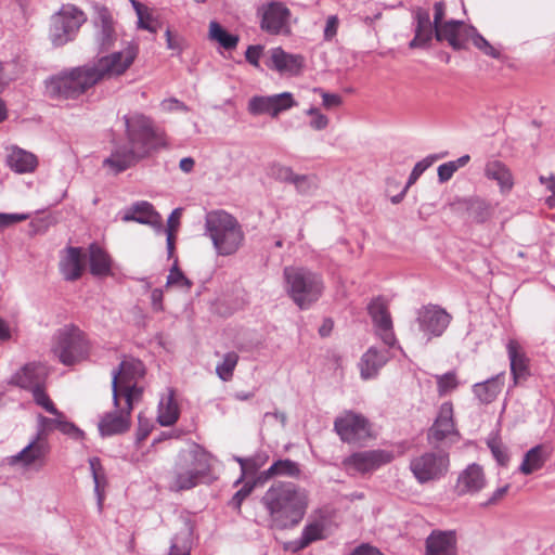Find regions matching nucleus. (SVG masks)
Masks as SVG:
<instances>
[{
    "label": "nucleus",
    "mask_w": 555,
    "mask_h": 555,
    "mask_svg": "<svg viewBox=\"0 0 555 555\" xmlns=\"http://www.w3.org/2000/svg\"><path fill=\"white\" fill-rule=\"evenodd\" d=\"M138 48L126 49L105 55L92 65L63 70L44 81L46 94L52 100H75L106 77L122 75L133 63Z\"/></svg>",
    "instance_id": "f257e3e1"
},
{
    "label": "nucleus",
    "mask_w": 555,
    "mask_h": 555,
    "mask_svg": "<svg viewBox=\"0 0 555 555\" xmlns=\"http://www.w3.org/2000/svg\"><path fill=\"white\" fill-rule=\"evenodd\" d=\"M128 144H115L103 166L120 173L165 144L150 117L134 113L124 116Z\"/></svg>",
    "instance_id": "f03ea898"
},
{
    "label": "nucleus",
    "mask_w": 555,
    "mask_h": 555,
    "mask_svg": "<svg viewBox=\"0 0 555 555\" xmlns=\"http://www.w3.org/2000/svg\"><path fill=\"white\" fill-rule=\"evenodd\" d=\"M271 528L285 530L300 524L309 505L308 491L291 481L273 482L260 499Z\"/></svg>",
    "instance_id": "7ed1b4c3"
},
{
    "label": "nucleus",
    "mask_w": 555,
    "mask_h": 555,
    "mask_svg": "<svg viewBox=\"0 0 555 555\" xmlns=\"http://www.w3.org/2000/svg\"><path fill=\"white\" fill-rule=\"evenodd\" d=\"M205 234L211 240L216 253L220 256L235 254L245 238L244 231L237 219L224 210L207 214Z\"/></svg>",
    "instance_id": "20e7f679"
},
{
    "label": "nucleus",
    "mask_w": 555,
    "mask_h": 555,
    "mask_svg": "<svg viewBox=\"0 0 555 555\" xmlns=\"http://www.w3.org/2000/svg\"><path fill=\"white\" fill-rule=\"evenodd\" d=\"M284 280L288 295L300 309H308L322 295L321 276L308 269L286 267Z\"/></svg>",
    "instance_id": "39448f33"
},
{
    "label": "nucleus",
    "mask_w": 555,
    "mask_h": 555,
    "mask_svg": "<svg viewBox=\"0 0 555 555\" xmlns=\"http://www.w3.org/2000/svg\"><path fill=\"white\" fill-rule=\"evenodd\" d=\"M207 472L204 455L196 449L179 452L170 473L169 489L172 491L190 490L196 487Z\"/></svg>",
    "instance_id": "423d86ee"
},
{
    "label": "nucleus",
    "mask_w": 555,
    "mask_h": 555,
    "mask_svg": "<svg viewBox=\"0 0 555 555\" xmlns=\"http://www.w3.org/2000/svg\"><path fill=\"white\" fill-rule=\"evenodd\" d=\"M52 351L61 363L73 365L88 358L90 343L79 327L65 325L56 332Z\"/></svg>",
    "instance_id": "0eeeda50"
},
{
    "label": "nucleus",
    "mask_w": 555,
    "mask_h": 555,
    "mask_svg": "<svg viewBox=\"0 0 555 555\" xmlns=\"http://www.w3.org/2000/svg\"><path fill=\"white\" fill-rule=\"evenodd\" d=\"M409 468L420 485L439 481L449 473V452L443 449L422 452L410 460Z\"/></svg>",
    "instance_id": "6e6552de"
},
{
    "label": "nucleus",
    "mask_w": 555,
    "mask_h": 555,
    "mask_svg": "<svg viewBox=\"0 0 555 555\" xmlns=\"http://www.w3.org/2000/svg\"><path fill=\"white\" fill-rule=\"evenodd\" d=\"M86 20L85 13L75 5H62L50 20L49 39L51 43L54 47H62L74 40Z\"/></svg>",
    "instance_id": "1a4fd4ad"
},
{
    "label": "nucleus",
    "mask_w": 555,
    "mask_h": 555,
    "mask_svg": "<svg viewBox=\"0 0 555 555\" xmlns=\"http://www.w3.org/2000/svg\"><path fill=\"white\" fill-rule=\"evenodd\" d=\"M452 320L443 308L438 305H426L416 312L415 324L418 331L424 334L429 341L434 337H440L448 328Z\"/></svg>",
    "instance_id": "9d476101"
},
{
    "label": "nucleus",
    "mask_w": 555,
    "mask_h": 555,
    "mask_svg": "<svg viewBox=\"0 0 555 555\" xmlns=\"http://www.w3.org/2000/svg\"><path fill=\"white\" fill-rule=\"evenodd\" d=\"M334 429L344 442L354 443L371 437V424L362 414L345 411L336 417Z\"/></svg>",
    "instance_id": "9b49d317"
},
{
    "label": "nucleus",
    "mask_w": 555,
    "mask_h": 555,
    "mask_svg": "<svg viewBox=\"0 0 555 555\" xmlns=\"http://www.w3.org/2000/svg\"><path fill=\"white\" fill-rule=\"evenodd\" d=\"M145 371L143 363L138 359H125L120 362L118 369L112 372V390L114 406L118 408V398L120 389L129 391L132 384L138 383L143 377Z\"/></svg>",
    "instance_id": "f8f14e48"
},
{
    "label": "nucleus",
    "mask_w": 555,
    "mask_h": 555,
    "mask_svg": "<svg viewBox=\"0 0 555 555\" xmlns=\"http://www.w3.org/2000/svg\"><path fill=\"white\" fill-rule=\"evenodd\" d=\"M51 447L49 440L34 436L29 443L18 453L8 457L10 465H22L23 467H41L50 453Z\"/></svg>",
    "instance_id": "ddd939ff"
},
{
    "label": "nucleus",
    "mask_w": 555,
    "mask_h": 555,
    "mask_svg": "<svg viewBox=\"0 0 555 555\" xmlns=\"http://www.w3.org/2000/svg\"><path fill=\"white\" fill-rule=\"evenodd\" d=\"M257 14L260 17V28L270 35H278L287 27L291 11L281 2H269L261 5Z\"/></svg>",
    "instance_id": "4468645a"
},
{
    "label": "nucleus",
    "mask_w": 555,
    "mask_h": 555,
    "mask_svg": "<svg viewBox=\"0 0 555 555\" xmlns=\"http://www.w3.org/2000/svg\"><path fill=\"white\" fill-rule=\"evenodd\" d=\"M367 309L377 335L382 338L385 345L388 347H393L397 343V339L393 333L392 320L386 301L378 297L372 300Z\"/></svg>",
    "instance_id": "2eb2a0df"
},
{
    "label": "nucleus",
    "mask_w": 555,
    "mask_h": 555,
    "mask_svg": "<svg viewBox=\"0 0 555 555\" xmlns=\"http://www.w3.org/2000/svg\"><path fill=\"white\" fill-rule=\"evenodd\" d=\"M391 460L392 455L390 452L369 450L351 454L344 461V464L348 469L364 474L377 469L382 465L391 462Z\"/></svg>",
    "instance_id": "dca6fc26"
},
{
    "label": "nucleus",
    "mask_w": 555,
    "mask_h": 555,
    "mask_svg": "<svg viewBox=\"0 0 555 555\" xmlns=\"http://www.w3.org/2000/svg\"><path fill=\"white\" fill-rule=\"evenodd\" d=\"M47 375V367L42 363L29 362L11 375L9 384L30 391L43 385Z\"/></svg>",
    "instance_id": "f3484780"
},
{
    "label": "nucleus",
    "mask_w": 555,
    "mask_h": 555,
    "mask_svg": "<svg viewBox=\"0 0 555 555\" xmlns=\"http://www.w3.org/2000/svg\"><path fill=\"white\" fill-rule=\"evenodd\" d=\"M414 38L410 41L411 49L427 48L436 37V25L430 21L429 12L423 8L413 11Z\"/></svg>",
    "instance_id": "a211bd4d"
},
{
    "label": "nucleus",
    "mask_w": 555,
    "mask_h": 555,
    "mask_svg": "<svg viewBox=\"0 0 555 555\" xmlns=\"http://www.w3.org/2000/svg\"><path fill=\"white\" fill-rule=\"evenodd\" d=\"M506 351L509 360L513 386L515 387L530 376L529 358L516 339H509L507 341Z\"/></svg>",
    "instance_id": "6ab92c4d"
},
{
    "label": "nucleus",
    "mask_w": 555,
    "mask_h": 555,
    "mask_svg": "<svg viewBox=\"0 0 555 555\" xmlns=\"http://www.w3.org/2000/svg\"><path fill=\"white\" fill-rule=\"evenodd\" d=\"M452 435H457L453 421V405L451 402H444L439 409L438 416L428 430L429 442H440Z\"/></svg>",
    "instance_id": "aec40b11"
},
{
    "label": "nucleus",
    "mask_w": 555,
    "mask_h": 555,
    "mask_svg": "<svg viewBox=\"0 0 555 555\" xmlns=\"http://www.w3.org/2000/svg\"><path fill=\"white\" fill-rule=\"evenodd\" d=\"M115 409L114 412L105 413L99 422V431L102 437L124 434L130 427L131 411L119 404Z\"/></svg>",
    "instance_id": "412c9836"
},
{
    "label": "nucleus",
    "mask_w": 555,
    "mask_h": 555,
    "mask_svg": "<svg viewBox=\"0 0 555 555\" xmlns=\"http://www.w3.org/2000/svg\"><path fill=\"white\" fill-rule=\"evenodd\" d=\"M468 28L469 26H466L462 21H446L436 27V40H446L454 50H462L467 41Z\"/></svg>",
    "instance_id": "4be33fe9"
},
{
    "label": "nucleus",
    "mask_w": 555,
    "mask_h": 555,
    "mask_svg": "<svg viewBox=\"0 0 555 555\" xmlns=\"http://www.w3.org/2000/svg\"><path fill=\"white\" fill-rule=\"evenodd\" d=\"M86 257L79 247H67L62 251L60 271L66 281L78 280L85 269Z\"/></svg>",
    "instance_id": "5701e85b"
},
{
    "label": "nucleus",
    "mask_w": 555,
    "mask_h": 555,
    "mask_svg": "<svg viewBox=\"0 0 555 555\" xmlns=\"http://www.w3.org/2000/svg\"><path fill=\"white\" fill-rule=\"evenodd\" d=\"M122 220L149 224L155 228H162L163 224L162 216L146 201L134 203L124 215Z\"/></svg>",
    "instance_id": "b1692460"
},
{
    "label": "nucleus",
    "mask_w": 555,
    "mask_h": 555,
    "mask_svg": "<svg viewBox=\"0 0 555 555\" xmlns=\"http://www.w3.org/2000/svg\"><path fill=\"white\" fill-rule=\"evenodd\" d=\"M455 544L453 531H434L426 540V555H455Z\"/></svg>",
    "instance_id": "393cba45"
},
{
    "label": "nucleus",
    "mask_w": 555,
    "mask_h": 555,
    "mask_svg": "<svg viewBox=\"0 0 555 555\" xmlns=\"http://www.w3.org/2000/svg\"><path fill=\"white\" fill-rule=\"evenodd\" d=\"M390 354L388 350H378L371 347L359 362L360 374L363 379H370L377 375L378 371L387 363Z\"/></svg>",
    "instance_id": "a878e982"
},
{
    "label": "nucleus",
    "mask_w": 555,
    "mask_h": 555,
    "mask_svg": "<svg viewBox=\"0 0 555 555\" xmlns=\"http://www.w3.org/2000/svg\"><path fill=\"white\" fill-rule=\"evenodd\" d=\"M270 61L271 64L269 66L271 68L288 75H297L304 65V57L301 55L289 54L282 48L272 49Z\"/></svg>",
    "instance_id": "bb28decb"
},
{
    "label": "nucleus",
    "mask_w": 555,
    "mask_h": 555,
    "mask_svg": "<svg viewBox=\"0 0 555 555\" xmlns=\"http://www.w3.org/2000/svg\"><path fill=\"white\" fill-rule=\"evenodd\" d=\"M485 483L486 479L481 466L472 464L460 474L456 490L459 494L476 493L485 487Z\"/></svg>",
    "instance_id": "cd10ccee"
},
{
    "label": "nucleus",
    "mask_w": 555,
    "mask_h": 555,
    "mask_svg": "<svg viewBox=\"0 0 555 555\" xmlns=\"http://www.w3.org/2000/svg\"><path fill=\"white\" fill-rule=\"evenodd\" d=\"M117 41V33L112 16L107 12L100 14V23L96 24L95 43L99 52L112 49Z\"/></svg>",
    "instance_id": "c85d7f7f"
},
{
    "label": "nucleus",
    "mask_w": 555,
    "mask_h": 555,
    "mask_svg": "<svg viewBox=\"0 0 555 555\" xmlns=\"http://www.w3.org/2000/svg\"><path fill=\"white\" fill-rule=\"evenodd\" d=\"M485 176L498 183L502 194H506L513 189V175L508 167L500 160L492 159L487 162Z\"/></svg>",
    "instance_id": "c756f323"
},
{
    "label": "nucleus",
    "mask_w": 555,
    "mask_h": 555,
    "mask_svg": "<svg viewBox=\"0 0 555 555\" xmlns=\"http://www.w3.org/2000/svg\"><path fill=\"white\" fill-rule=\"evenodd\" d=\"M504 376L505 373L502 372L485 382L476 383L473 386L474 395L483 404L493 402L498 395L502 391L504 386Z\"/></svg>",
    "instance_id": "7c9ffc66"
},
{
    "label": "nucleus",
    "mask_w": 555,
    "mask_h": 555,
    "mask_svg": "<svg viewBox=\"0 0 555 555\" xmlns=\"http://www.w3.org/2000/svg\"><path fill=\"white\" fill-rule=\"evenodd\" d=\"M300 468L297 462L289 459L275 461L268 469L258 474V481L266 483L268 480L275 477H298Z\"/></svg>",
    "instance_id": "2f4dec72"
},
{
    "label": "nucleus",
    "mask_w": 555,
    "mask_h": 555,
    "mask_svg": "<svg viewBox=\"0 0 555 555\" xmlns=\"http://www.w3.org/2000/svg\"><path fill=\"white\" fill-rule=\"evenodd\" d=\"M551 456V449L545 444H538L525 453L519 470L524 475H530L542 468L544 463Z\"/></svg>",
    "instance_id": "473e14b6"
},
{
    "label": "nucleus",
    "mask_w": 555,
    "mask_h": 555,
    "mask_svg": "<svg viewBox=\"0 0 555 555\" xmlns=\"http://www.w3.org/2000/svg\"><path fill=\"white\" fill-rule=\"evenodd\" d=\"M9 167L17 173L33 172L37 165L38 159L36 155L20 147H13L8 156Z\"/></svg>",
    "instance_id": "72a5a7b5"
},
{
    "label": "nucleus",
    "mask_w": 555,
    "mask_h": 555,
    "mask_svg": "<svg viewBox=\"0 0 555 555\" xmlns=\"http://www.w3.org/2000/svg\"><path fill=\"white\" fill-rule=\"evenodd\" d=\"M179 415L180 410L175 400V391L169 389L168 393L159 401L157 420L162 426H172L178 421Z\"/></svg>",
    "instance_id": "f704fd0d"
},
{
    "label": "nucleus",
    "mask_w": 555,
    "mask_h": 555,
    "mask_svg": "<svg viewBox=\"0 0 555 555\" xmlns=\"http://www.w3.org/2000/svg\"><path fill=\"white\" fill-rule=\"evenodd\" d=\"M324 525L321 521H313L307 524L299 539L291 542L292 550L294 552L306 548L312 542L324 539Z\"/></svg>",
    "instance_id": "c9c22d12"
},
{
    "label": "nucleus",
    "mask_w": 555,
    "mask_h": 555,
    "mask_svg": "<svg viewBox=\"0 0 555 555\" xmlns=\"http://www.w3.org/2000/svg\"><path fill=\"white\" fill-rule=\"evenodd\" d=\"M90 251V272L93 275H107L111 272V259L108 255L98 245L92 244Z\"/></svg>",
    "instance_id": "e433bc0d"
},
{
    "label": "nucleus",
    "mask_w": 555,
    "mask_h": 555,
    "mask_svg": "<svg viewBox=\"0 0 555 555\" xmlns=\"http://www.w3.org/2000/svg\"><path fill=\"white\" fill-rule=\"evenodd\" d=\"M209 38L225 50H233L238 43V36L228 33L218 22L209 24Z\"/></svg>",
    "instance_id": "4c0bfd02"
},
{
    "label": "nucleus",
    "mask_w": 555,
    "mask_h": 555,
    "mask_svg": "<svg viewBox=\"0 0 555 555\" xmlns=\"http://www.w3.org/2000/svg\"><path fill=\"white\" fill-rule=\"evenodd\" d=\"M89 466H90V470H91L93 482H94V492L98 498V505H99V508L101 509L102 504H103V499H104L103 493H102V488H104V486L106 483L105 472H104V468H103L99 457L89 459Z\"/></svg>",
    "instance_id": "58836bf2"
},
{
    "label": "nucleus",
    "mask_w": 555,
    "mask_h": 555,
    "mask_svg": "<svg viewBox=\"0 0 555 555\" xmlns=\"http://www.w3.org/2000/svg\"><path fill=\"white\" fill-rule=\"evenodd\" d=\"M191 539L190 528L186 526L183 530L176 533L171 539V544L168 555H190Z\"/></svg>",
    "instance_id": "ea45409f"
},
{
    "label": "nucleus",
    "mask_w": 555,
    "mask_h": 555,
    "mask_svg": "<svg viewBox=\"0 0 555 555\" xmlns=\"http://www.w3.org/2000/svg\"><path fill=\"white\" fill-rule=\"evenodd\" d=\"M468 36L467 40H472L473 44L483 52L486 55L491 56L493 59H500L501 53L498 49L490 44V42L483 38L475 27L469 26L467 29Z\"/></svg>",
    "instance_id": "a19ab883"
},
{
    "label": "nucleus",
    "mask_w": 555,
    "mask_h": 555,
    "mask_svg": "<svg viewBox=\"0 0 555 555\" xmlns=\"http://www.w3.org/2000/svg\"><path fill=\"white\" fill-rule=\"evenodd\" d=\"M248 111L251 115L268 114L273 117L271 95H255L248 101Z\"/></svg>",
    "instance_id": "79ce46f5"
},
{
    "label": "nucleus",
    "mask_w": 555,
    "mask_h": 555,
    "mask_svg": "<svg viewBox=\"0 0 555 555\" xmlns=\"http://www.w3.org/2000/svg\"><path fill=\"white\" fill-rule=\"evenodd\" d=\"M238 362V356L236 352H227L223 356V360L216 366V373L220 379L228 382L232 378L234 369Z\"/></svg>",
    "instance_id": "37998d69"
},
{
    "label": "nucleus",
    "mask_w": 555,
    "mask_h": 555,
    "mask_svg": "<svg viewBox=\"0 0 555 555\" xmlns=\"http://www.w3.org/2000/svg\"><path fill=\"white\" fill-rule=\"evenodd\" d=\"M261 485L258 481V475L253 480H247L243 487L237 490L229 502V506L233 509L241 512V506L246 498L250 495L254 489Z\"/></svg>",
    "instance_id": "c03bdc74"
},
{
    "label": "nucleus",
    "mask_w": 555,
    "mask_h": 555,
    "mask_svg": "<svg viewBox=\"0 0 555 555\" xmlns=\"http://www.w3.org/2000/svg\"><path fill=\"white\" fill-rule=\"evenodd\" d=\"M487 446L490 449L492 456L499 465L506 466L509 461L507 448L502 443L496 435H492L487 439Z\"/></svg>",
    "instance_id": "a18cd8bd"
},
{
    "label": "nucleus",
    "mask_w": 555,
    "mask_h": 555,
    "mask_svg": "<svg viewBox=\"0 0 555 555\" xmlns=\"http://www.w3.org/2000/svg\"><path fill=\"white\" fill-rule=\"evenodd\" d=\"M271 98L273 104V118L297 105V102L291 92L273 94Z\"/></svg>",
    "instance_id": "49530a36"
},
{
    "label": "nucleus",
    "mask_w": 555,
    "mask_h": 555,
    "mask_svg": "<svg viewBox=\"0 0 555 555\" xmlns=\"http://www.w3.org/2000/svg\"><path fill=\"white\" fill-rule=\"evenodd\" d=\"M33 393V399L35 403L42 409H44L47 412L55 415V416H62V412H60L54 403L49 398L48 393L44 391L43 385L36 387L35 389L30 390Z\"/></svg>",
    "instance_id": "de8ad7c7"
},
{
    "label": "nucleus",
    "mask_w": 555,
    "mask_h": 555,
    "mask_svg": "<svg viewBox=\"0 0 555 555\" xmlns=\"http://www.w3.org/2000/svg\"><path fill=\"white\" fill-rule=\"evenodd\" d=\"M437 388L439 396H446L452 390L456 389L459 382L454 372H448L442 375H436Z\"/></svg>",
    "instance_id": "09e8293b"
},
{
    "label": "nucleus",
    "mask_w": 555,
    "mask_h": 555,
    "mask_svg": "<svg viewBox=\"0 0 555 555\" xmlns=\"http://www.w3.org/2000/svg\"><path fill=\"white\" fill-rule=\"evenodd\" d=\"M443 156H444V154L437 155V156H428V157L417 162L410 173V177H409L406 185H405V190H408L412 184H414L417 181V179L423 175V172L427 168H429L436 159L443 157Z\"/></svg>",
    "instance_id": "8fccbe9b"
},
{
    "label": "nucleus",
    "mask_w": 555,
    "mask_h": 555,
    "mask_svg": "<svg viewBox=\"0 0 555 555\" xmlns=\"http://www.w3.org/2000/svg\"><path fill=\"white\" fill-rule=\"evenodd\" d=\"M293 184L302 195H311L318 189V182L314 176L297 175Z\"/></svg>",
    "instance_id": "3c124183"
},
{
    "label": "nucleus",
    "mask_w": 555,
    "mask_h": 555,
    "mask_svg": "<svg viewBox=\"0 0 555 555\" xmlns=\"http://www.w3.org/2000/svg\"><path fill=\"white\" fill-rule=\"evenodd\" d=\"M60 421V417L56 416L55 418L47 417L42 414H39L37 417V431L36 436L49 440V434L54 429L57 428V422Z\"/></svg>",
    "instance_id": "603ef678"
},
{
    "label": "nucleus",
    "mask_w": 555,
    "mask_h": 555,
    "mask_svg": "<svg viewBox=\"0 0 555 555\" xmlns=\"http://www.w3.org/2000/svg\"><path fill=\"white\" fill-rule=\"evenodd\" d=\"M192 282L183 274L181 270L175 264L167 276V286H179L189 291L192 287Z\"/></svg>",
    "instance_id": "864d4df0"
},
{
    "label": "nucleus",
    "mask_w": 555,
    "mask_h": 555,
    "mask_svg": "<svg viewBox=\"0 0 555 555\" xmlns=\"http://www.w3.org/2000/svg\"><path fill=\"white\" fill-rule=\"evenodd\" d=\"M271 176L282 182H288L293 183L295 178L297 177L296 173L292 170L291 167L283 166L280 164H274L271 166Z\"/></svg>",
    "instance_id": "5fc2aeb1"
},
{
    "label": "nucleus",
    "mask_w": 555,
    "mask_h": 555,
    "mask_svg": "<svg viewBox=\"0 0 555 555\" xmlns=\"http://www.w3.org/2000/svg\"><path fill=\"white\" fill-rule=\"evenodd\" d=\"M131 3L138 16V27L150 33H156V27H153L151 24H145V14L146 17L150 18L149 9L135 0H131Z\"/></svg>",
    "instance_id": "6e6d98bb"
},
{
    "label": "nucleus",
    "mask_w": 555,
    "mask_h": 555,
    "mask_svg": "<svg viewBox=\"0 0 555 555\" xmlns=\"http://www.w3.org/2000/svg\"><path fill=\"white\" fill-rule=\"evenodd\" d=\"M143 389L138 386V383L132 384L129 391L126 389H120V397L125 398V406L128 411H132L134 401H139L141 399Z\"/></svg>",
    "instance_id": "4d7b16f0"
},
{
    "label": "nucleus",
    "mask_w": 555,
    "mask_h": 555,
    "mask_svg": "<svg viewBox=\"0 0 555 555\" xmlns=\"http://www.w3.org/2000/svg\"><path fill=\"white\" fill-rule=\"evenodd\" d=\"M60 421L57 422V428L62 434L67 435L74 439H81L83 437V431L79 429L74 423L68 422L64 418V415L59 416Z\"/></svg>",
    "instance_id": "13d9d810"
},
{
    "label": "nucleus",
    "mask_w": 555,
    "mask_h": 555,
    "mask_svg": "<svg viewBox=\"0 0 555 555\" xmlns=\"http://www.w3.org/2000/svg\"><path fill=\"white\" fill-rule=\"evenodd\" d=\"M29 218L28 214H5L0 212V232L3 230L18 223L25 221Z\"/></svg>",
    "instance_id": "bf43d9fd"
},
{
    "label": "nucleus",
    "mask_w": 555,
    "mask_h": 555,
    "mask_svg": "<svg viewBox=\"0 0 555 555\" xmlns=\"http://www.w3.org/2000/svg\"><path fill=\"white\" fill-rule=\"evenodd\" d=\"M307 115L312 116L310 120L311 128L315 130H323L328 125V118L322 114L318 108L311 107L307 111Z\"/></svg>",
    "instance_id": "052dcab7"
},
{
    "label": "nucleus",
    "mask_w": 555,
    "mask_h": 555,
    "mask_svg": "<svg viewBox=\"0 0 555 555\" xmlns=\"http://www.w3.org/2000/svg\"><path fill=\"white\" fill-rule=\"evenodd\" d=\"M268 460L266 454H256L247 457L246 477L255 475L259 468H261Z\"/></svg>",
    "instance_id": "680f3d73"
},
{
    "label": "nucleus",
    "mask_w": 555,
    "mask_h": 555,
    "mask_svg": "<svg viewBox=\"0 0 555 555\" xmlns=\"http://www.w3.org/2000/svg\"><path fill=\"white\" fill-rule=\"evenodd\" d=\"M453 164L454 163L448 162V163L441 164L438 167V180L440 183H444L452 178V176L456 171V167Z\"/></svg>",
    "instance_id": "e2e57ef3"
},
{
    "label": "nucleus",
    "mask_w": 555,
    "mask_h": 555,
    "mask_svg": "<svg viewBox=\"0 0 555 555\" xmlns=\"http://www.w3.org/2000/svg\"><path fill=\"white\" fill-rule=\"evenodd\" d=\"M338 24H339V21L336 15H331L327 17L326 24L324 27V39L325 40H332L336 36L337 29H338Z\"/></svg>",
    "instance_id": "0e129e2a"
},
{
    "label": "nucleus",
    "mask_w": 555,
    "mask_h": 555,
    "mask_svg": "<svg viewBox=\"0 0 555 555\" xmlns=\"http://www.w3.org/2000/svg\"><path fill=\"white\" fill-rule=\"evenodd\" d=\"M261 46H249L245 52L246 61L255 67H259V59L262 53Z\"/></svg>",
    "instance_id": "69168bd1"
},
{
    "label": "nucleus",
    "mask_w": 555,
    "mask_h": 555,
    "mask_svg": "<svg viewBox=\"0 0 555 555\" xmlns=\"http://www.w3.org/2000/svg\"><path fill=\"white\" fill-rule=\"evenodd\" d=\"M163 299H164L163 289L154 288L151 292V304H152L153 311L160 312L164 310Z\"/></svg>",
    "instance_id": "338daca9"
},
{
    "label": "nucleus",
    "mask_w": 555,
    "mask_h": 555,
    "mask_svg": "<svg viewBox=\"0 0 555 555\" xmlns=\"http://www.w3.org/2000/svg\"><path fill=\"white\" fill-rule=\"evenodd\" d=\"M350 555H383L380 551L369 544H361Z\"/></svg>",
    "instance_id": "774afa93"
}]
</instances>
